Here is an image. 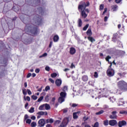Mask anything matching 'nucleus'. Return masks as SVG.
<instances>
[{
  "label": "nucleus",
  "mask_w": 127,
  "mask_h": 127,
  "mask_svg": "<svg viewBox=\"0 0 127 127\" xmlns=\"http://www.w3.org/2000/svg\"><path fill=\"white\" fill-rule=\"evenodd\" d=\"M69 53L71 55H74L75 53H76V49L73 47H71L70 48Z\"/></svg>",
  "instance_id": "ddd939ff"
},
{
  "label": "nucleus",
  "mask_w": 127,
  "mask_h": 127,
  "mask_svg": "<svg viewBox=\"0 0 127 127\" xmlns=\"http://www.w3.org/2000/svg\"><path fill=\"white\" fill-rule=\"evenodd\" d=\"M27 92L28 95H31V94H32V93L31 92V91H30V90H29V89H27Z\"/></svg>",
  "instance_id": "49530a36"
},
{
  "label": "nucleus",
  "mask_w": 127,
  "mask_h": 127,
  "mask_svg": "<svg viewBox=\"0 0 127 127\" xmlns=\"http://www.w3.org/2000/svg\"><path fill=\"white\" fill-rule=\"evenodd\" d=\"M120 114H121V115H123V114H125V115H127V112L126 111H121L120 112Z\"/></svg>",
  "instance_id": "2f4dec72"
},
{
  "label": "nucleus",
  "mask_w": 127,
  "mask_h": 127,
  "mask_svg": "<svg viewBox=\"0 0 127 127\" xmlns=\"http://www.w3.org/2000/svg\"><path fill=\"white\" fill-rule=\"evenodd\" d=\"M107 10H108V8H105L104 11H103V12L102 13L103 15H104V14H105L106 13V12H107Z\"/></svg>",
  "instance_id": "a18cd8bd"
},
{
  "label": "nucleus",
  "mask_w": 127,
  "mask_h": 127,
  "mask_svg": "<svg viewBox=\"0 0 127 127\" xmlns=\"http://www.w3.org/2000/svg\"><path fill=\"white\" fill-rule=\"evenodd\" d=\"M52 44H53V42H50V45H49V47L50 48H51V47L52 46Z\"/></svg>",
  "instance_id": "052dcab7"
},
{
  "label": "nucleus",
  "mask_w": 127,
  "mask_h": 127,
  "mask_svg": "<svg viewBox=\"0 0 127 127\" xmlns=\"http://www.w3.org/2000/svg\"><path fill=\"white\" fill-rule=\"evenodd\" d=\"M127 126V122L125 121H119L118 123V126L119 127H124Z\"/></svg>",
  "instance_id": "9d476101"
},
{
  "label": "nucleus",
  "mask_w": 127,
  "mask_h": 127,
  "mask_svg": "<svg viewBox=\"0 0 127 127\" xmlns=\"http://www.w3.org/2000/svg\"><path fill=\"white\" fill-rule=\"evenodd\" d=\"M45 109L47 111H48V110H50V105L48 104H45Z\"/></svg>",
  "instance_id": "aec40b11"
},
{
  "label": "nucleus",
  "mask_w": 127,
  "mask_h": 127,
  "mask_svg": "<svg viewBox=\"0 0 127 127\" xmlns=\"http://www.w3.org/2000/svg\"><path fill=\"white\" fill-rule=\"evenodd\" d=\"M29 113H34V108L31 107L30 109L29 110Z\"/></svg>",
  "instance_id": "cd10ccee"
},
{
  "label": "nucleus",
  "mask_w": 127,
  "mask_h": 127,
  "mask_svg": "<svg viewBox=\"0 0 127 127\" xmlns=\"http://www.w3.org/2000/svg\"><path fill=\"white\" fill-rule=\"evenodd\" d=\"M34 19L36 20L37 22H36V23L37 25H40V24H41L42 22V20L41 19V17H37V16H36L35 17Z\"/></svg>",
  "instance_id": "0eeeda50"
},
{
  "label": "nucleus",
  "mask_w": 127,
  "mask_h": 127,
  "mask_svg": "<svg viewBox=\"0 0 127 127\" xmlns=\"http://www.w3.org/2000/svg\"><path fill=\"white\" fill-rule=\"evenodd\" d=\"M122 1V0H115L116 3H120Z\"/></svg>",
  "instance_id": "4d7b16f0"
},
{
  "label": "nucleus",
  "mask_w": 127,
  "mask_h": 127,
  "mask_svg": "<svg viewBox=\"0 0 127 127\" xmlns=\"http://www.w3.org/2000/svg\"><path fill=\"white\" fill-rule=\"evenodd\" d=\"M63 91L64 92H62L60 93L61 97L59 98L58 100L59 103H60V104H62V103L65 101V97H66V93L65 92L66 91H68V86H64Z\"/></svg>",
  "instance_id": "7ed1b4c3"
},
{
  "label": "nucleus",
  "mask_w": 127,
  "mask_h": 127,
  "mask_svg": "<svg viewBox=\"0 0 127 127\" xmlns=\"http://www.w3.org/2000/svg\"><path fill=\"white\" fill-rule=\"evenodd\" d=\"M104 113V110H101L100 111L97 112L96 113V115H102Z\"/></svg>",
  "instance_id": "c756f323"
},
{
  "label": "nucleus",
  "mask_w": 127,
  "mask_h": 127,
  "mask_svg": "<svg viewBox=\"0 0 127 127\" xmlns=\"http://www.w3.org/2000/svg\"><path fill=\"white\" fill-rule=\"evenodd\" d=\"M32 99H33V100H37V96L35 95H32Z\"/></svg>",
  "instance_id": "a19ab883"
},
{
  "label": "nucleus",
  "mask_w": 127,
  "mask_h": 127,
  "mask_svg": "<svg viewBox=\"0 0 127 127\" xmlns=\"http://www.w3.org/2000/svg\"><path fill=\"white\" fill-rule=\"evenodd\" d=\"M35 72L36 73H39V72H40V69L39 68H37L35 69Z\"/></svg>",
  "instance_id": "5fc2aeb1"
},
{
  "label": "nucleus",
  "mask_w": 127,
  "mask_h": 127,
  "mask_svg": "<svg viewBox=\"0 0 127 127\" xmlns=\"http://www.w3.org/2000/svg\"><path fill=\"white\" fill-rule=\"evenodd\" d=\"M61 84H62V80H61V79H57L56 80V85L58 87H60V86H61Z\"/></svg>",
  "instance_id": "4468645a"
},
{
  "label": "nucleus",
  "mask_w": 127,
  "mask_h": 127,
  "mask_svg": "<svg viewBox=\"0 0 127 127\" xmlns=\"http://www.w3.org/2000/svg\"><path fill=\"white\" fill-rule=\"evenodd\" d=\"M70 68H71V69H73V68H75V65H74V64H73V63L71 64Z\"/></svg>",
  "instance_id": "bf43d9fd"
},
{
  "label": "nucleus",
  "mask_w": 127,
  "mask_h": 127,
  "mask_svg": "<svg viewBox=\"0 0 127 127\" xmlns=\"http://www.w3.org/2000/svg\"><path fill=\"white\" fill-rule=\"evenodd\" d=\"M22 92L23 95L25 96L27 95V93L26 92V89H22Z\"/></svg>",
  "instance_id": "473e14b6"
},
{
  "label": "nucleus",
  "mask_w": 127,
  "mask_h": 127,
  "mask_svg": "<svg viewBox=\"0 0 127 127\" xmlns=\"http://www.w3.org/2000/svg\"><path fill=\"white\" fill-rule=\"evenodd\" d=\"M111 58H112V57H111V56H108L106 58H105V59H106V61H107V62H109V59H111Z\"/></svg>",
  "instance_id": "e433bc0d"
},
{
  "label": "nucleus",
  "mask_w": 127,
  "mask_h": 127,
  "mask_svg": "<svg viewBox=\"0 0 127 127\" xmlns=\"http://www.w3.org/2000/svg\"><path fill=\"white\" fill-rule=\"evenodd\" d=\"M89 5H90V2L89 1H87L86 2L81 1L78 5V10L79 11H81L82 18H86L88 16V13H86L85 9Z\"/></svg>",
  "instance_id": "f257e3e1"
},
{
  "label": "nucleus",
  "mask_w": 127,
  "mask_h": 127,
  "mask_svg": "<svg viewBox=\"0 0 127 127\" xmlns=\"http://www.w3.org/2000/svg\"><path fill=\"white\" fill-rule=\"evenodd\" d=\"M30 77H31V73H28L26 78H30Z\"/></svg>",
  "instance_id": "09e8293b"
},
{
  "label": "nucleus",
  "mask_w": 127,
  "mask_h": 127,
  "mask_svg": "<svg viewBox=\"0 0 127 127\" xmlns=\"http://www.w3.org/2000/svg\"><path fill=\"white\" fill-rule=\"evenodd\" d=\"M93 127H99V123L98 122H96L94 126H93Z\"/></svg>",
  "instance_id": "ea45409f"
},
{
  "label": "nucleus",
  "mask_w": 127,
  "mask_h": 127,
  "mask_svg": "<svg viewBox=\"0 0 127 127\" xmlns=\"http://www.w3.org/2000/svg\"><path fill=\"white\" fill-rule=\"evenodd\" d=\"M104 126H109V120H105L104 121Z\"/></svg>",
  "instance_id": "bb28decb"
},
{
  "label": "nucleus",
  "mask_w": 127,
  "mask_h": 127,
  "mask_svg": "<svg viewBox=\"0 0 127 127\" xmlns=\"http://www.w3.org/2000/svg\"><path fill=\"white\" fill-rule=\"evenodd\" d=\"M58 40H59V36L57 35H55L54 37V42H58Z\"/></svg>",
  "instance_id": "a211bd4d"
},
{
  "label": "nucleus",
  "mask_w": 127,
  "mask_h": 127,
  "mask_svg": "<svg viewBox=\"0 0 127 127\" xmlns=\"http://www.w3.org/2000/svg\"><path fill=\"white\" fill-rule=\"evenodd\" d=\"M49 90H50V87L49 86H47L45 88V91L47 92Z\"/></svg>",
  "instance_id": "c03bdc74"
},
{
  "label": "nucleus",
  "mask_w": 127,
  "mask_h": 127,
  "mask_svg": "<svg viewBox=\"0 0 127 127\" xmlns=\"http://www.w3.org/2000/svg\"><path fill=\"white\" fill-rule=\"evenodd\" d=\"M45 100H46V102H48V101H49V98L48 96H46Z\"/></svg>",
  "instance_id": "13d9d810"
},
{
  "label": "nucleus",
  "mask_w": 127,
  "mask_h": 127,
  "mask_svg": "<svg viewBox=\"0 0 127 127\" xmlns=\"http://www.w3.org/2000/svg\"><path fill=\"white\" fill-rule=\"evenodd\" d=\"M78 26V27H81L82 25H83V22H82V20L81 19H78L77 21Z\"/></svg>",
  "instance_id": "dca6fc26"
},
{
  "label": "nucleus",
  "mask_w": 127,
  "mask_h": 127,
  "mask_svg": "<svg viewBox=\"0 0 127 127\" xmlns=\"http://www.w3.org/2000/svg\"><path fill=\"white\" fill-rule=\"evenodd\" d=\"M94 77L95 78H98V72H94Z\"/></svg>",
  "instance_id": "8fccbe9b"
},
{
  "label": "nucleus",
  "mask_w": 127,
  "mask_h": 127,
  "mask_svg": "<svg viewBox=\"0 0 127 127\" xmlns=\"http://www.w3.org/2000/svg\"><path fill=\"white\" fill-rule=\"evenodd\" d=\"M79 114H80V111H78L77 112L73 113V119L74 120H76V119H78V115H79Z\"/></svg>",
  "instance_id": "2eb2a0df"
},
{
  "label": "nucleus",
  "mask_w": 127,
  "mask_h": 127,
  "mask_svg": "<svg viewBox=\"0 0 127 127\" xmlns=\"http://www.w3.org/2000/svg\"><path fill=\"white\" fill-rule=\"evenodd\" d=\"M46 127H52V126H51L50 124H48L46 125Z\"/></svg>",
  "instance_id": "774afa93"
},
{
  "label": "nucleus",
  "mask_w": 127,
  "mask_h": 127,
  "mask_svg": "<svg viewBox=\"0 0 127 127\" xmlns=\"http://www.w3.org/2000/svg\"><path fill=\"white\" fill-rule=\"evenodd\" d=\"M85 11H86V12L87 13H89V12H90V11L89 10V9H88V8L85 9Z\"/></svg>",
  "instance_id": "0e129e2a"
},
{
  "label": "nucleus",
  "mask_w": 127,
  "mask_h": 127,
  "mask_svg": "<svg viewBox=\"0 0 127 127\" xmlns=\"http://www.w3.org/2000/svg\"><path fill=\"white\" fill-rule=\"evenodd\" d=\"M41 95L43 97V96H45V95H46V93L43 92Z\"/></svg>",
  "instance_id": "338daca9"
},
{
  "label": "nucleus",
  "mask_w": 127,
  "mask_h": 127,
  "mask_svg": "<svg viewBox=\"0 0 127 127\" xmlns=\"http://www.w3.org/2000/svg\"><path fill=\"white\" fill-rule=\"evenodd\" d=\"M81 80L83 82H87V81L89 80V77H88V75H84L81 77Z\"/></svg>",
  "instance_id": "f8f14e48"
},
{
  "label": "nucleus",
  "mask_w": 127,
  "mask_h": 127,
  "mask_svg": "<svg viewBox=\"0 0 127 127\" xmlns=\"http://www.w3.org/2000/svg\"><path fill=\"white\" fill-rule=\"evenodd\" d=\"M117 124H118V122L115 120H112L109 121V125L111 126V127L116 126Z\"/></svg>",
  "instance_id": "9b49d317"
},
{
  "label": "nucleus",
  "mask_w": 127,
  "mask_h": 127,
  "mask_svg": "<svg viewBox=\"0 0 127 127\" xmlns=\"http://www.w3.org/2000/svg\"><path fill=\"white\" fill-rule=\"evenodd\" d=\"M86 34L88 36H91L92 35V30L91 28H89L86 32Z\"/></svg>",
  "instance_id": "f3484780"
},
{
  "label": "nucleus",
  "mask_w": 127,
  "mask_h": 127,
  "mask_svg": "<svg viewBox=\"0 0 127 127\" xmlns=\"http://www.w3.org/2000/svg\"><path fill=\"white\" fill-rule=\"evenodd\" d=\"M89 27V24H86L83 28V30L86 31Z\"/></svg>",
  "instance_id": "393cba45"
},
{
  "label": "nucleus",
  "mask_w": 127,
  "mask_h": 127,
  "mask_svg": "<svg viewBox=\"0 0 127 127\" xmlns=\"http://www.w3.org/2000/svg\"><path fill=\"white\" fill-rule=\"evenodd\" d=\"M49 123H50V124H53V123H54V120H53V119L51 118L49 120Z\"/></svg>",
  "instance_id": "37998d69"
},
{
  "label": "nucleus",
  "mask_w": 127,
  "mask_h": 127,
  "mask_svg": "<svg viewBox=\"0 0 127 127\" xmlns=\"http://www.w3.org/2000/svg\"><path fill=\"white\" fill-rule=\"evenodd\" d=\"M61 123L60 120H57L55 122V125H59Z\"/></svg>",
  "instance_id": "c9c22d12"
},
{
  "label": "nucleus",
  "mask_w": 127,
  "mask_h": 127,
  "mask_svg": "<svg viewBox=\"0 0 127 127\" xmlns=\"http://www.w3.org/2000/svg\"><path fill=\"white\" fill-rule=\"evenodd\" d=\"M77 106H78V105H77L75 103H73V104H72L71 107H72V108H76V107H77Z\"/></svg>",
  "instance_id": "603ef678"
},
{
  "label": "nucleus",
  "mask_w": 127,
  "mask_h": 127,
  "mask_svg": "<svg viewBox=\"0 0 127 127\" xmlns=\"http://www.w3.org/2000/svg\"><path fill=\"white\" fill-rule=\"evenodd\" d=\"M87 38H88V40H89V41H90V42H94V41H96L95 39H94V38H93L92 37H88Z\"/></svg>",
  "instance_id": "4be33fe9"
},
{
  "label": "nucleus",
  "mask_w": 127,
  "mask_h": 127,
  "mask_svg": "<svg viewBox=\"0 0 127 127\" xmlns=\"http://www.w3.org/2000/svg\"><path fill=\"white\" fill-rule=\"evenodd\" d=\"M31 126L32 127H36V122H33L31 123Z\"/></svg>",
  "instance_id": "72a5a7b5"
},
{
  "label": "nucleus",
  "mask_w": 127,
  "mask_h": 127,
  "mask_svg": "<svg viewBox=\"0 0 127 127\" xmlns=\"http://www.w3.org/2000/svg\"><path fill=\"white\" fill-rule=\"evenodd\" d=\"M99 9L100 10H103V9H104V4H101L100 5Z\"/></svg>",
  "instance_id": "4c0bfd02"
},
{
  "label": "nucleus",
  "mask_w": 127,
  "mask_h": 127,
  "mask_svg": "<svg viewBox=\"0 0 127 127\" xmlns=\"http://www.w3.org/2000/svg\"><path fill=\"white\" fill-rule=\"evenodd\" d=\"M45 126V120L44 119H41L38 121V126L40 127H42Z\"/></svg>",
  "instance_id": "6e6552de"
},
{
  "label": "nucleus",
  "mask_w": 127,
  "mask_h": 127,
  "mask_svg": "<svg viewBox=\"0 0 127 127\" xmlns=\"http://www.w3.org/2000/svg\"><path fill=\"white\" fill-rule=\"evenodd\" d=\"M28 118H29V117H28V115H25L24 116V121H26V120H27V119H28Z\"/></svg>",
  "instance_id": "79ce46f5"
},
{
  "label": "nucleus",
  "mask_w": 127,
  "mask_h": 127,
  "mask_svg": "<svg viewBox=\"0 0 127 127\" xmlns=\"http://www.w3.org/2000/svg\"><path fill=\"white\" fill-rule=\"evenodd\" d=\"M26 124H28L30 125V124L31 123V119H27L26 121Z\"/></svg>",
  "instance_id": "58836bf2"
},
{
  "label": "nucleus",
  "mask_w": 127,
  "mask_h": 127,
  "mask_svg": "<svg viewBox=\"0 0 127 127\" xmlns=\"http://www.w3.org/2000/svg\"><path fill=\"white\" fill-rule=\"evenodd\" d=\"M118 106H123V99H121L119 100V103H118Z\"/></svg>",
  "instance_id": "c85d7f7f"
},
{
  "label": "nucleus",
  "mask_w": 127,
  "mask_h": 127,
  "mask_svg": "<svg viewBox=\"0 0 127 127\" xmlns=\"http://www.w3.org/2000/svg\"><path fill=\"white\" fill-rule=\"evenodd\" d=\"M45 70L46 71H50V67H49V66H46Z\"/></svg>",
  "instance_id": "de8ad7c7"
},
{
  "label": "nucleus",
  "mask_w": 127,
  "mask_h": 127,
  "mask_svg": "<svg viewBox=\"0 0 127 127\" xmlns=\"http://www.w3.org/2000/svg\"><path fill=\"white\" fill-rule=\"evenodd\" d=\"M83 120L84 121V122H86V121L88 120V118H86V117H83Z\"/></svg>",
  "instance_id": "69168bd1"
},
{
  "label": "nucleus",
  "mask_w": 127,
  "mask_h": 127,
  "mask_svg": "<svg viewBox=\"0 0 127 127\" xmlns=\"http://www.w3.org/2000/svg\"><path fill=\"white\" fill-rule=\"evenodd\" d=\"M112 41H114V42H116V41H117V34L113 35V37L112 38Z\"/></svg>",
  "instance_id": "5701e85b"
},
{
  "label": "nucleus",
  "mask_w": 127,
  "mask_h": 127,
  "mask_svg": "<svg viewBox=\"0 0 127 127\" xmlns=\"http://www.w3.org/2000/svg\"><path fill=\"white\" fill-rule=\"evenodd\" d=\"M63 113L64 114H65V113H67V112H68V109H64L63 110Z\"/></svg>",
  "instance_id": "3c124183"
},
{
  "label": "nucleus",
  "mask_w": 127,
  "mask_h": 127,
  "mask_svg": "<svg viewBox=\"0 0 127 127\" xmlns=\"http://www.w3.org/2000/svg\"><path fill=\"white\" fill-rule=\"evenodd\" d=\"M47 56V53H45L39 57V58H42V57H46Z\"/></svg>",
  "instance_id": "7c9ffc66"
},
{
  "label": "nucleus",
  "mask_w": 127,
  "mask_h": 127,
  "mask_svg": "<svg viewBox=\"0 0 127 127\" xmlns=\"http://www.w3.org/2000/svg\"><path fill=\"white\" fill-rule=\"evenodd\" d=\"M68 123H69V118H65L63 120V122L59 127H65L66 126H67V125H68Z\"/></svg>",
  "instance_id": "39448f33"
},
{
  "label": "nucleus",
  "mask_w": 127,
  "mask_h": 127,
  "mask_svg": "<svg viewBox=\"0 0 127 127\" xmlns=\"http://www.w3.org/2000/svg\"><path fill=\"white\" fill-rule=\"evenodd\" d=\"M107 74L109 77H113L115 75V70L113 68H109L107 70Z\"/></svg>",
  "instance_id": "423d86ee"
},
{
  "label": "nucleus",
  "mask_w": 127,
  "mask_h": 127,
  "mask_svg": "<svg viewBox=\"0 0 127 127\" xmlns=\"http://www.w3.org/2000/svg\"><path fill=\"white\" fill-rule=\"evenodd\" d=\"M118 87L121 91H123V90L125 89V87H127V83L124 81H120L118 83Z\"/></svg>",
  "instance_id": "20e7f679"
},
{
  "label": "nucleus",
  "mask_w": 127,
  "mask_h": 127,
  "mask_svg": "<svg viewBox=\"0 0 127 127\" xmlns=\"http://www.w3.org/2000/svg\"><path fill=\"white\" fill-rule=\"evenodd\" d=\"M31 120H33V121H34L36 119V117H35V116H32L31 117Z\"/></svg>",
  "instance_id": "680f3d73"
},
{
  "label": "nucleus",
  "mask_w": 127,
  "mask_h": 127,
  "mask_svg": "<svg viewBox=\"0 0 127 127\" xmlns=\"http://www.w3.org/2000/svg\"><path fill=\"white\" fill-rule=\"evenodd\" d=\"M51 76L52 77V78H55V77H57V73H52L51 75Z\"/></svg>",
  "instance_id": "a878e982"
},
{
  "label": "nucleus",
  "mask_w": 127,
  "mask_h": 127,
  "mask_svg": "<svg viewBox=\"0 0 127 127\" xmlns=\"http://www.w3.org/2000/svg\"><path fill=\"white\" fill-rule=\"evenodd\" d=\"M25 30L28 34H31V35H36V34H37V27H35L32 24L31 25H26L25 27Z\"/></svg>",
  "instance_id": "f03ea898"
},
{
  "label": "nucleus",
  "mask_w": 127,
  "mask_h": 127,
  "mask_svg": "<svg viewBox=\"0 0 127 127\" xmlns=\"http://www.w3.org/2000/svg\"><path fill=\"white\" fill-rule=\"evenodd\" d=\"M26 100L28 101V102H30V97L29 96H27Z\"/></svg>",
  "instance_id": "6e6d98bb"
},
{
  "label": "nucleus",
  "mask_w": 127,
  "mask_h": 127,
  "mask_svg": "<svg viewBox=\"0 0 127 127\" xmlns=\"http://www.w3.org/2000/svg\"><path fill=\"white\" fill-rule=\"evenodd\" d=\"M37 115H38L39 116H44L45 113L43 111H40L37 113Z\"/></svg>",
  "instance_id": "b1692460"
},
{
  "label": "nucleus",
  "mask_w": 127,
  "mask_h": 127,
  "mask_svg": "<svg viewBox=\"0 0 127 127\" xmlns=\"http://www.w3.org/2000/svg\"><path fill=\"white\" fill-rule=\"evenodd\" d=\"M112 10L113 11H117V10H118V5H113L112 6Z\"/></svg>",
  "instance_id": "6ab92c4d"
},
{
  "label": "nucleus",
  "mask_w": 127,
  "mask_h": 127,
  "mask_svg": "<svg viewBox=\"0 0 127 127\" xmlns=\"http://www.w3.org/2000/svg\"><path fill=\"white\" fill-rule=\"evenodd\" d=\"M49 80L50 82H51L53 84H54V80L53 79H52V78H49Z\"/></svg>",
  "instance_id": "864d4df0"
},
{
  "label": "nucleus",
  "mask_w": 127,
  "mask_h": 127,
  "mask_svg": "<svg viewBox=\"0 0 127 127\" xmlns=\"http://www.w3.org/2000/svg\"><path fill=\"white\" fill-rule=\"evenodd\" d=\"M104 21L106 22L107 21H108V17L107 16H105L104 17Z\"/></svg>",
  "instance_id": "e2e57ef3"
},
{
  "label": "nucleus",
  "mask_w": 127,
  "mask_h": 127,
  "mask_svg": "<svg viewBox=\"0 0 127 127\" xmlns=\"http://www.w3.org/2000/svg\"><path fill=\"white\" fill-rule=\"evenodd\" d=\"M117 111H113L112 112V115L110 116V119H117L118 116H117Z\"/></svg>",
  "instance_id": "1a4fd4ad"
},
{
  "label": "nucleus",
  "mask_w": 127,
  "mask_h": 127,
  "mask_svg": "<svg viewBox=\"0 0 127 127\" xmlns=\"http://www.w3.org/2000/svg\"><path fill=\"white\" fill-rule=\"evenodd\" d=\"M43 96H41L37 100V102H41V101H42V100H43Z\"/></svg>",
  "instance_id": "f704fd0d"
},
{
  "label": "nucleus",
  "mask_w": 127,
  "mask_h": 127,
  "mask_svg": "<svg viewBox=\"0 0 127 127\" xmlns=\"http://www.w3.org/2000/svg\"><path fill=\"white\" fill-rule=\"evenodd\" d=\"M39 110L40 111H44V110H45V104H43V105H41L39 107Z\"/></svg>",
  "instance_id": "412c9836"
}]
</instances>
